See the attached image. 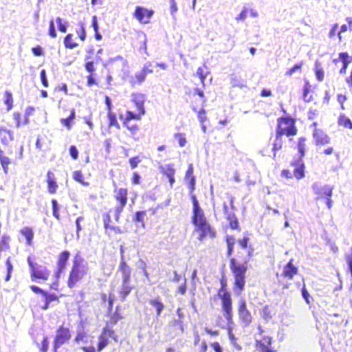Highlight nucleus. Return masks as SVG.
Listing matches in <instances>:
<instances>
[{
    "label": "nucleus",
    "mask_w": 352,
    "mask_h": 352,
    "mask_svg": "<svg viewBox=\"0 0 352 352\" xmlns=\"http://www.w3.org/2000/svg\"><path fill=\"white\" fill-rule=\"evenodd\" d=\"M72 176L73 179L76 182L81 184L82 185L85 186H87L89 185V183L85 181V177L80 170H75L74 172H73Z\"/></svg>",
    "instance_id": "c03bdc74"
},
{
    "label": "nucleus",
    "mask_w": 352,
    "mask_h": 352,
    "mask_svg": "<svg viewBox=\"0 0 352 352\" xmlns=\"http://www.w3.org/2000/svg\"><path fill=\"white\" fill-rule=\"evenodd\" d=\"M145 100V96L142 94L135 93L133 95L132 101L135 104L138 111L144 114L146 113V111L144 107Z\"/></svg>",
    "instance_id": "473e14b6"
},
{
    "label": "nucleus",
    "mask_w": 352,
    "mask_h": 352,
    "mask_svg": "<svg viewBox=\"0 0 352 352\" xmlns=\"http://www.w3.org/2000/svg\"><path fill=\"white\" fill-rule=\"evenodd\" d=\"M261 315L262 318L265 320H269L272 318L274 313L270 306L265 305L262 308Z\"/></svg>",
    "instance_id": "de8ad7c7"
},
{
    "label": "nucleus",
    "mask_w": 352,
    "mask_h": 352,
    "mask_svg": "<svg viewBox=\"0 0 352 352\" xmlns=\"http://www.w3.org/2000/svg\"><path fill=\"white\" fill-rule=\"evenodd\" d=\"M307 118L309 121H317L319 118V112L316 109H310L307 114Z\"/></svg>",
    "instance_id": "5fc2aeb1"
},
{
    "label": "nucleus",
    "mask_w": 352,
    "mask_h": 352,
    "mask_svg": "<svg viewBox=\"0 0 352 352\" xmlns=\"http://www.w3.org/2000/svg\"><path fill=\"white\" fill-rule=\"evenodd\" d=\"M249 241L247 236L237 241L241 249H248L246 256L242 251H238L236 257H232L229 260L230 270L233 276L232 290L236 296H240L245 289L248 264L254 256V250L251 245L248 246Z\"/></svg>",
    "instance_id": "f257e3e1"
},
{
    "label": "nucleus",
    "mask_w": 352,
    "mask_h": 352,
    "mask_svg": "<svg viewBox=\"0 0 352 352\" xmlns=\"http://www.w3.org/2000/svg\"><path fill=\"white\" fill-rule=\"evenodd\" d=\"M193 165L192 164H188L184 179L188 182V187L190 190V197L192 195H195L194 194V191L195 190V177L193 175Z\"/></svg>",
    "instance_id": "bb28decb"
},
{
    "label": "nucleus",
    "mask_w": 352,
    "mask_h": 352,
    "mask_svg": "<svg viewBox=\"0 0 352 352\" xmlns=\"http://www.w3.org/2000/svg\"><path fill=\"white\" fill-rule=\"evenodd\" d=\"M15 148L16 152H14L9 147H4L3 149L0 148V163L5 173H8L9 165L14 164L17 159L22 157V148H18L16 146Z\"/></svg>",
    "instance_id": "9d476101"
},
{
    "label": "nucleus",
    "mask_w": 352,
    "mask_h": 352,
    "mask_svg": "<svg viewBox=\"0 0 352 352\" xmlns=\"http://www.w3.org/2000/svg\"><path fill=\"white\" fill-rule=\"evenodd\" d=\"M69 155L73 160H77L78 157V151L76 146L72 145L69 148Z\"/></svg>",
    "instance_id": "680f3d73"
},
{
    "label": "nucleus",
    "mask_w": 352,
    "mask_h": 352,
    "mask_svg": "<svg viewBox=\"0 0 352 352\" xmlns=\"http://www.w3.org/2000/svg\"><path fill=\"white\" fill-rule=\"evenodd\" d=\"M52 214H53V216L56 219H58V220L60 219V214H59V211H58V202L54 199H52Z\"/></svg>",
    "instance_id": "864d4df0"
},
{
    "label": "nucleus",
    "mask_w": 352,
    "mask_h": 352,
    "mask_svg": "<svg viewBox=\"0 0 352 352\" xmlns=\"http://www.w3.org/2000/svg\"><path fill=\"white\" fill-rule=\"evenodd\" d=\"M197 117L199 122L203 124L207 119L206 111L204 109H201L197 111Z\"/></svg>",
    "instance_id": "338daca9"
},
{
    "label": "nucleus",
    "mask_w": 352,
    "mask_h": 352,
    "mask_svg": "<svg viewBox=\"0 0 352 352\" xmlns=\"http://www.w3.org/2000/svg\"><path fill=\"white\" fill-rule=\"evenodd\" d=\"M301 292H302V296L303 298L305 299L306 303L309 304L310 303V300H309L310 295H309L305 284L303 285V286L302 287Z\"/></svg>",
    "instance_id": "69168bd1"
},
{
    "label": "nucleus",
    "mask_w": 352,
    "mask_h": 352,
    "mask_svg": "<svg viewBox=\"0 0 352 352\" xmlns=\"http://www.w3.org/2000/svg\"><path fill=\"white\" fill-rule=\"evenodd\" d=\"M140 162L141 159L138 156L131 157L129 160L130 167L132 169L137 168Z\"/></svg>",
    "instance_id": "13d9d810"
},
{
    "label": "nucleus",
    "mask_w": 352,
    "mask_h": 352,
    "mask_svg": "<svg viewBox=\"0 0 352 352\" xmlns=\"http://www.w3.org/2000/svg\"><path fill=\"white\" fill-rule=\"evenodd\" d=\"M174 137L178 140L179 145L181 147L185 146L187 141L184 133H177L174 135Z\"/></svg>",
    "instance_id": "603ef678"
},
{
    "label": "nucleus",
    "mask_w": 352,
    "mask_h": 352,
    "mask_svg": "<svg viewBox=\"0 0 352 352\" xmlns=\"http://www.w3.org/2000/svg\"><path fill=\"white\" fill-rule=\"evenodd\" d=\"M248 12V8L244 7L243 8V10H241V12L239 13V14L235 18V20L236 21H241L245 20L247 17Z\"/></svg>",
    "instance_id": "0e129e2a"
},
{
    "label": "nucleus",
    "mask_w": 352,
    "mask_h": 352,
    "mask_svg": "<svg viewBox=\"0 0 352 352\" xmlns=\"http://www.w3.org/2000/svg\"><path fill=\"white\" fill-rule=\"evenodd\" d=\"M275 132L288 138L296 135L298 129L296 126V120L289 116L278 118Z\"/></svg>",
    "instance_id": "6e6552de"
},
{
    "label": "nucleus",
    "mask_w": 352,
    "mask_h": 352,
    "mask_svg": "<svg viewBox=\"0 0 352 352\" xmlns=\"http://www.w3.org/2000/svg\"><path fill=\"white\" fill-rule=\"evenodd\" d=\"M316 194L319 198L327 199V204L329 208L331 207L332 188L327 186H322L317 190Z\"/></svg>",
    "instance_id": "c756f323"
},
{
    "label": "nucleus",
    "mask_w": 352,
    "mask_h": 352,
    "mask_svg": "<svg viewBox=\"0 0 352 352\" xmlns=\"http://www.w3.org/2000/svg\"><path fill=\"white\" fill-rule=\"evenodd\" d=\"M123 126L126 128L129 132L131 133V137L135 140H138L139 137L138 135V132L140 130V126L137 124H131V123H122Z\"/></svg>",
    "instance_id": "a19ab883"
},
{
    "label": "nucleus",
    "mask_w": 352,
    "mask_h": 352,
    "mask_svg": "<svg viewBox=\"0 0 352 352\" xmlns=\"http://www.w3.org/2000/svg\"><path fill=\"white\" fill-rule=\"evenodd\" d=\"M144 115V113H142V112L138 111L137 113H133L131 111H126L125 117L122 120V123H130L131 120H140L142 117Z\"/></svg>",
    "instance_id": "58836bf2"
},
{
    "label": "nucleus",
    "mask_w": 352,
    "mask_h": 352,
    "mask_svg": "<svg viewBox=\"0 0 352 352\" xmlns=\"http://www.w3.org/2000/svg\"><path fill=\"white\" fill-rule=\"evenodd\" d=\"M34 108L33 107H28L25 109V113L23 115L19 111L14 112L12 118L15 122L16 126L20 127L22 125H27L30 122V116H31L34 112Z\"/></svg>",
    "instance_id": "f3484780"
},
{
    "label": "nucleus",
    "mask_w": 352,
    "mask_h": 352,
    "mask_svg": "<svg viewBox=\"0 0 352 352\" xmlns=\"http://www.w3.org/2000/svg\"><path fill=\"white\" fill-rule=\"evenodd\" d=\"M153 72V70L152 69V65L151 63H148L143 67L139 73L135 74L134 82L137 83L142 82L144 81L146 75L148 74H152Z\"/></svg>",
    "instance_id": "2f4dec72"
},
{
    "label": "nucleus",
    "mask_w": 352,
    "mask_h": 352,
    "mask_svg": "<svg viewBox=\"0 0 352 352\" xmlns=\"http://www.w3.org/2000/svg\"><path fill=\"white\" fill-rule=\"evenodd\" d=\"M114 334V331L108 327L103 328L98 337V342L97 344L98 351H101L109 344V338L113 337Z\"/></svg>",
    "instance_id": "aec40b11"
},
{
    "label": "nucleus",
    "mask_w": 352,
    "mask_h": 352,
    "mask_svg": "<svg viewBox=\"0 0 352 352\" xmlns=\"http://www.w3.org/2000/svg\"><path fill=\"white\" fill-rule=\"evenodd\" d=\"M6 265L7 269V274L6 276L5 277V280L7 282L10 280L12 272L13 271V265L12 264L10 258H8L6 259Z\"/></svg>",
    "instance_id": "3c124183"
},
{
    "label": "nucleus",
    "mask_w": 352,
    "mask_h": 352,
    "mask_svg": "<svg viewBox=\"0 0 352 352\" xmlns=\"http://www.w3.org/2000/svg\"><path fill=\"white\" fill-rule=\"evenodd\" d=\"M140 175L138 172H133L131 177V183L133 185H138L140 184Z\"/></svg>",
    "instance_id": "774afa93"
},
{
    "label": "nucleus",
    "mask_w": 352,
    "mask_h": 352,
    "mask_svg": "<svg viewBox=\"0 0 352 352\" xmlns=\"http://www.w3.org/2000/svg\"><path fill=\"white\" fill-rule=\"evenodd\" d=\"M154 14V10L142 6H137L133 14V16L142 24H148Z\"/></svg>",
    "instance_id": "dca6fc26"
},
{
    "label": "nucleus",
    "mask_w": 352,
    "mask_h": 352,
    "mask_svg": "<svg viewBox=\"0 0 352 352\" xmlns=\"http://www.w3.org/2000/svg\"><path fill=\"white\" fill-rule=\"evenodd\" d=\"M298 274V268L294 265V259H290L283 265L280 272L276 273V284L281 289H287L292 285L295 276Z\"/></svg>",
    "instance_id": "423d86ee"
},
{
    "label": "nucleus",
    "mask_w": 352,
    "mask_h": 352,
    "mask_svg": "<svg viewBox=\"0 0 352 352\" xmlns=\"http://www.w3.org/2000/svg\"><path fill=\"white\" fill-rule=\"evenodd\" d=\"M226 219L228 221L229 228L232 230H239V224L236 215L233 212H230L226 216Z\"/></svg>",
    "instance_id": "79ce46f5"
},
{
    "label": "nucleus",
    "mask_w": 352,
    "mask_h": 352,
    "mask_svg": "<svg viewBox=\"0 0 352 352\" xmlns=\"http://www.w3.org/2000/svg\"><path fill=\"white\" fill-rule=\"evenodd\" d=\"M237 314L241 324L244 327H248L253 320V316L248 308L245 299L241 298L238 301Z\"/></svg>",
    "instance_id": "ddd939ff"
},
{
    "label": "nucleus",
    "mask_w": 352,
    "mask_h": 352,
    "mask_svg": "<svg viewBox=\"0 0 352 352\" xmlns=\"http://www.w3.org/2000/svg\"><path fill=\"white\" fill-rule=\"evenodd\" d=\"M148 303L155 309L156 316L159 317L165 308V305L160 297L150 299Z\"/></svg>",
    "instance_id": "e433bc0d"
},
{
    "label": "nucleus",
    "mask_w": 352,
    "mask_h": 352,
    "mask_svg": "<svg viewBox=\"0 0 352 352\" xmlns=\"http://www.w3.org/2000/svg\"><path fill=\"white\" fill-rule=\"evenodd\" d=\"M56 21L58 25V29L60 32L65 33L67 32V24L62 23V19L60 17H57Z\"/></svg>",
    "instance_id": "052dcab7"
},
{
    "label": "nucleus",
    "mask_w": 352,
    "mask_h": 352,
    "mask_svg": "<svg viewBox=\"0 0 352 352\" xmlns=\"http://www.w3.org/2000/svg\"><path fill=\"white\" fill-rule=\"evenodd\" d=\"M131 280L121 281L120 286L118 291L119 298L121 301H125L134 289Z\"/></svg>",
    "instance_id": "393cba45"
},
{
    "label": "nucleus",
    "mask_w": 352,
    "mask_h": 352,
    "mask_svg": "<svg viewBox=\"0 0 352 352\" xmlns=\"http://www.w3.org/2000/svg\"><path fill=\"white\" fill-rule=\"evenodd\" d=\"M27 263L29 266L30 278L32 281L45 283L50 280L52 271L46 265L40 263L35 255L28 256Z\"/></svg>",
    "instance_id": "20e7f679"
},
{
    "label": "nucleus",
    "mask_w": 352,
    "mask_h": 352,
    "mask_svg": "<svg viewBox=\"0 0 352 352\" xmlns=\"http://www.w3.org/2000/svg\"><path fill=\"white\" fill-rule=\"evenodd\" d=\"M351 57L349 54L346 52H340L339 54L338 58H334L333 60V63L335 65H337L339 62H341L342 64V67L340 68L339 72L340 74H345L346 72L347 67L351 63Z\"/></svg>",
    "instance_id": "cd10ccee"
},
{
    "label": "nucleus",
    "mask_w": 352,
    "mask_h": 352,
    "mask_svg": "<svg viewBox=\"0 0 352 352\" xmlns=\"http://www.w3.org/2000/svg\"><path fill=\"white\" fill-rule=\"evenodd\" d=\"M30 289L36 294H41L43 298L44 302L43 305H40V308L42 310H47L50 308V303L52 302H58V296L55 294H51L47 292L46 290L43 289L36 285H30Z\"/></svg>",
    "instance_id": "2eb2a0df"
},
{
    "label": "nucleus",
    "mask_w": 352,
    "mask_h": 352,
    "mask_svg": "<svg viewBox=\"0 0 352 352\" xmlns=\"http://www.w3.org/2000/svg\"><path fill=\"white\" fill-rule=\"evenodd\" d=\"M315 75L318 81H322L324 78V72L322 67L316 65L315 67Z\"/></svg>",
    "instance_id": "6e6d98bb"
},
{
    "label": "nucleus",
    "mask_w": 352,
    "mask_h": 352,
    "mask_svg": "<svg viewBox=\"0 0 352 352\" xmlns=\"http://www.w3.org/2000/svg\"><path fill=\"white\" fill-rule=\"evenodd\" d=\"M87 265L84 258L76 254L73 260L67 277V285L69 288H74L87 274Z\"/></svg>",
    "instance_id": "39448f33"
},
{
    "label": "nucleus",
    "mask_w": 352,
    "mask_h": 352,
    "mask_svg": "<svg viewBox=\"0 0 352 352\" xmlns=\"http://www.w3.org/2000/svg\"><path fill=\"white\" fill-rule=\"evenodd\" d=\"M72 338L71 331L68 327L60 325L56 331L53 340V352H58V349L63 344L69 342Z\"/></svg>",
    "instance_id": "9b49d317"
},
{
    "label": "nucleus",
    "mask_w": 352,
    "mask_h": 352,
    "mask_svg": "<svg viewBox=\"0 0 352 352\" xmlns=\"http://www.w3.org/2000/svg\"><path fill=\"white\" fill-rule=\"evenodd\" d=\"M85 59V63L84 66L86 71L89 73L87 76V85H98L94 72L96 71V65L98 63L99 60H100V58L96 56L94 58H92L90 56L87 55Z\"/></svg>",
    "instance_id": "f8f14e48"
},
{
    "label": "nucleus",
    "mask_w": 352,
    "mask_h": 352,
    "mask_svg": "<svg viewBox=\"0 0 352 352\" xmlns=\"http://www.w3.org/2000/svg\"><path fill=\"white\" fill-rule=\"evenodd\" d=\"M122 307L120 305H118L116 307V309L113 313H112L110 316L109 320L108 323L111 325L116 324L120 320L123 318V316L121 313Z\"/></svg>",
    "instance_id": "ea45409f"
},
{
    "label": "nucleus",
    "mask_w": 352,
    "mask_h": 352,
    "mask_svg": "<svg viewBox=\"0 0 352 352\" xmlns=\"http://www.w3.org/2000/svg\"><path fill=\"white\" fill-rule=\"evenodd\" d=\"M159 170L160 173L163 175V177L168 179L170 186L173 187V186L175 183V175L176 173V170L175 168L174 164H167L164 165H161L159 166Z\"/></svg>",
    "instance_id": "6ab92c4d"
},
{
    "label": "nucleus",
    "mask_w": 352,
    "mask_h": 352,
    "mask_svg": "<svg viewBox=\"0 0 352 352\" xmlns=\"http://www.w3.org/2000/svg\"><path fill=\"white\" fill-rule=\"evenodd\" d=\"M199 97L201 99V102L204 103L206 99L204 98V92L200 89H197L192 94V98L193 100H197V97Z\"/></svg>",
    "instance_id": "e2e57ef3"
},
{
    "label": "nucleus",
    "mask_w": 352,
    "mask_h": 352,
    "mask_svg": "<svg viewBox=\"0 0 352 352\" xmlns=\"http://www.w3.org/2000/svg\"><path fill=\"white\" fill-rule=\"evenodd\" d=\"M290 165L294 167V170L291 172L287 168H284L281 170L280 175L285 179L295 178L297 180H300L305 177V164L303 159L296 158L290 162Z\"/></svg>",
    "instance_id": "1a4fd4ad"
},
{
    "label": "nucleus",
    "mask_w": 352,
    "mask_h": 352,
    "mask_svg": "<svg viewBox=\"0 0 352 352\" xmlns=\"http://www.w3.org/2000/svg\"><path fill=\"white\" fill-rule=\"evenodd\" d=\"M129 190L124 187H115L113 189V199L116 201L114 214L116 221H119L120 214L128 203Z\"/></svg>",
    "instance_id": "0eeeda50"
},
{
    "label": "nucleus",
    "mask_w": 352,
    "mask_h": 352,
    "mask_svg": "<svg viewBox=\"0 0 352 352\" xmlns=\"http://www.w3.org/2000/svg\"><path fill=\"white\" fill-rule=\"evenodd\" d=\"M122 253H123V251H122ZM118 271L121 274V281L131 280L132 269L126 263L123 254L121 255V261Z\"/></svg>",
    "instance_id": "5701e85b"
},
{
    "label": "nucleus",
    "mask_w": 352,
    "mask_h": 352,
    "mask_svg": "<svg viewBox=\"0 0 352 352\" xmlns=\"http://www.w3.org/2000/svg\"><path fill=\"white\" fill-rule=\"evenodd\" d=\"M13 97L12 94L8 91H6L4 93V100L3 102L6 105V110L8 111H10L13 107Z\"/></svg>",
    "instance_id": "a18cd8bd"
},
{
    "label": "nucleus",
    "mask_w": 352,
    "mask_h": 352,
    "mask_svg": "<svg viewBox=\"0 0 352 352\" xmlns=\"http://www.w3.org/2000/svg\"><path fill=\"white\" fill-rule=\"evenodd\" d=\"M19 232L25 238L26 244L28 245H32L34 238V232L32 228L28 226L23 227L19 230Z\"/></svg>",
    "instance_id": "4c0bfd02"
},
{
    "label": "nucleus",
    "mask_w": 352,
    "mask_h": 352,
    "mask_svg": "<svg viewBox=\"0 0 352 352\" xmlns=\"http://www.w3.org/2000/svg\"><path fill=\"white\" fill-rule=\"evenodd\" d=\"M64 45L67 49H74L78 45L74 41L73 34H68L64 38Z\"/></svg>",
    "instance_id": "49530a36"
},
{
    "label": "nucleus",
    "mask_w": 352,
    "mask_h": 352,
    "mask_svg": "<svg viewBox=\"0 0 352 352\" xmlns=\"http://www.w3.org/2000/svg\"><path fill=\"white\" fill-rule=\"evenodd\" d=\"M191 201L192 203L191 223L194 226V232L197 234V239L199 241H204L206 239H215L217 231L208 220L196 195H192Z\"/></svg>",
    "instance_id": "f03ea898"
},
{
    "label": "nucleus",
    "mask_w": 352,
    "mask_h": 352,
    "mask_svg": "<svg viewBox=\"0 0 352 352\" xmlns=\"http://www.w3.org/2000/svg\"><path fill=\"white\" fill-rule=\"evenodd\" d=\"M304 63L302 61L294 65L292 67L289 68L286 72L285 75L288 76H292L294 73L298 72L301 73L302 67L303 66Z\"/></svg>",
    "instance_id": "8fccbe9b"
},
{
    "label": "nucleus",
    "mask_w": 352,
    "mask_h": 352,
    "mask_svg": "<svg viewBox=\"0 0 352 352\" xmlns=\"http://www.w3.org/2000/svg\"><path fill=\"white\" fill-rule=\"evenodd\" d=\"M314 144L317 146H322L330 143L331 138L322 129H316L312 131Z\"/></svg>",
    "instance_id": "412c9836"
},
{
    "label": "nucleus",
    "mask_w": 352,
    "mask_h": 352,
    "mask_svg": "<svg viewBox=\"0 0 352 352\" xmlns=\"http://www.w3.org/2000/svg\"><path fill=\"white\" fill-rule=\"evenodd\" d=\"M195 84L203 87L212 85V76L206 66L197 69L196 74L193 76Z\"/></svg>",
    "instance_id": "4468645a"
},
{
    "label": "nucleus",
    "mask_w": 352,
    "mask_h": 352,
    "mask_svg": "<svg viewBox=\"0 0 352 352\" xmlns=\"http://www.w3.org/2000/svg\"><path fill=\"white\" fill-rule=\"evenodd\" d=\"M273 338L270 336H263L261 340L255 341V347L259 352H277L272 346Z\"/></svg>",
    "instance_id": "a211bd4d"
},
{
    "label": "nucleus",
    "mask_w": 352,
    "mask_h": 352,
    "mask_svg": "<svg viewBox=\"0 0 352 352\" xmlns=\"http://www.w3.org/2000/svg\"><path fill=\"white\" fill-rule=\"evenodd\" d=\"M220 287L217 295L221 300V313L228 324L233 323V300L232 294L228 288V280L225 275L219 278Z\"/></svg>",
    "instance_id": "7ed1b4c3"
},
{
    "label": "nucleus",
    "mask_w": 352,
    "mask_h": 352,
    "mask_svg": "<svg viewBox=\"0 0 352 352\" xmlns=\"http://www.w3.org/2000/svg\"><path fill=\"white\" fill-rule=\"evenodd\" d=\"M103 222L105 232L110 236L113 234H120L123 232L118 226H113L111 224V219L109 213L107 212L103 214Z\"/></svg>",
    "instance_id": "b1692460"
},
{
    "label": "nucleus",
    "mask_w": 352,
    "mask_h": 352,
    "mask_svg": "<svg viewBox=\"0 0 352 352\" xmlns=\"http://www.w3.org/2000/svg\"><path fill=\"white\" fill-rule=\"evenodd\" d=\"M0 138L1 142L5 145V147H8L9 142L14 140L13 132L5 127L0 128Z\"/></svg>",
    "instance_id": "72a5a7b5"
},
{
    "label": "nucleus",
    "mask_w": 352,
    "mask_h": 352,
    "mask_svg": "<svg viewBox=\"0 0 352 352\" xmlns=\"http://www.w3.org/2000/svg\"><path fill=\"white\" fill-rule=\"evenodd\" d=\"M70 257V252L67 250H64L60 252L57 258V270L55 276L57 279L59 278L60 274L65 270L68 261Z\"/></svg>",
    "instance_id": "4be33fe9"
},
{
    "label": "nucleus",
    "mask_w": 352,
    "mask_h": 352,
    "mask_svg": "<svg viewBox=\"0 0 352 352\" xmlns=\"http://www.w3.org/2000/svg\"><path fill=\"white\" fill-rule=\"evenodd\" d=\"M307 139L304 136H301L298 138L296 146V148L298 153V158L303 159V157H305L307 149Z\"/></svg>",
    "instance_id": "c9c22d12"
},
{
    "label": "nucleus",
    "mask_w": 352,
    "mask_h": 352,
    "mask_svg": "<svg viewBox=\"0 0 352 352\" xmlns=\"http://www.w3.org/2000/svg\"><path fill=\"white\" fill-rule=\"evenodd\" d=\"M107 118L109 120V126H115L120 129V124L117 120L116 115L112 111H108Z\"/></svg>",
    "instance_id": "09e8293b"
},
{
    "label": "nucleus",
    "mask_w": 352,
    "mask_h": 352,
    "mask_svg": "<svg viewBox=\"0 0 352 352\" xmlns=\"http://www.w3.org/2000/svg\"><path fill=\"white\" fill-rule=\"evenodd\" d=\"M47 190L50 194L56 193L58 189V184L56 182V177L55 174L51 170H48L47 173Z\"/></svg>",
    "instance_id": "7c9ffc66"
},
{
    "label": "nucleus",
    "mask_w": 352,
    "mask_h": 352,
    "mask_svg": "<svg viewBox=\"0 0 352 352\" xmlns=\"http://www.w3.org/2000/svg\"><path fill=\"white\" fill-rule=\"evenodd\" d=\"M146 215V211H137L135 213L134 221L135 222H144V217Z\"/></svg>",
    "instance_id": "bf43d9fd"
},
{
    "label": "nucleus",
    "mask_w": 352,
    "mask_h": 352,
    "mask_svg": "<svg viewBox=\"0 0 352 352\" xmlns=\"http://www.w3.org/2000/svg\"><path fill=\"white\" fill-rule=\"evenodd\" d=\"M80 28L76 30V34H78L79 38L84 41L86 38V31L85 28L84 27V25L82 23H80Z\"/></svg>",
    "instance_id": "4d7b16f0"
},
{
    "label": "nucleus",
    "mask_w": 352,
    "mask_h": 352,
    "mask_svg": "<svg viewBox=\"0 0 352 352\" xmlns=\"http://www.w3.org/2000/svg\"><path fill=\"white\" fill-rule=\"evenodd\" d=\"M40 334L38 333L36 335H33V344L38 349V352H47L49 350V339L46 335L41 334V342L38 340V337Z\"/></svg>",
    "instance_id": "a878e982"
},
{
    "label": "nucleus",
    "mask_w": 352,
    "mask_h": 352,
    "mask_svg": "<svg viewBox=\"0 0 352 352\" xmlns=\"http://www.w3.org/2000/svg\"><path fill=\"white\" fill-rule=\"evenodd\" d=\"M76 118V111L74 108L69 109V116L65 118L60 119V122L64 126L67 130H70L72 128L74 121Z\"/></svg>",
    "instance_id": "f704fd0d"
},
{
    "label": "nucleus",
    "mask_w": 352,
    "mask_h": 352,
    "mask_svg": "<svg viewBox=\"0 0 352 352\" xmlns=\"http://www.w3.org/2000/svg\"><path fill=\"white\" fill-rule=\"evenodd\" d=\"M338 124L345 129H352V121L344 114H340L338 119Z\"/></svg>",
    "instance_id": "37998d69"
},
{
    "label": "nucleus",
    "mask_w": 352,
    "mask_h": 352,
    "mask_svg": "<svg viewBox=\"0 0 352 352\" xmlns=\"http://www.w3.org/2000/svg\"><path fill=\"white\" fill-rule=\"evenodd\" d=\"M270 141L272 145V150L273 152V157L276 156V152L281 150L284 144L283 135L275 132L274 137H271Z\"/></svg>",
    "instance_id": "c85d7f7f"
}]
</instances>
